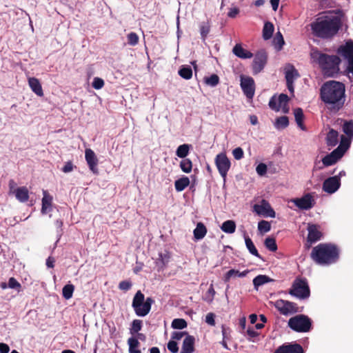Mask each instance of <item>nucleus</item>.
<instances>
[{
  "label": "nucleus",
  "mask_w": 353,
  "mask_h": 353,
  "mask_svg": "<svg viewBox=\"0 0 353 353\" xmlns=\"http://www.w3.org/2000/svg\"><path fill=\"white\" fill-rule=\"evenodd\" d=\"M264 245L265 248L271 252H275L277 250V245L274 238H266L264 242Z\"/></svg>",
  "instance_id": "nucleus-47"
},
{
  "label": "nucleus",
  "mask_w": 353,
  "mask_h": 353,
  "mask_svg": "<svg viewBox=\"0 0 353 353\" xmlns=\"http://www.w3.org/2000/svg\"><path fill=\"white\" fill-rule=\"evenodd\" d=\"M191 147V145L186 143L180 145L176 150V155L181 159L185 158L188 155Z\"/></svg>",
  "instance_id": "nucleus-37"
},
{
  "label": "nucleus",
  "mask_w": 353,
  "mask_h": 353,
  "mask_svg": "<svg viewBox=\"0 0 353 353\" xmlns=\"http://www.w3.org/2000/svg\"><path fill=\"white\" fill-rule=\"evenodd\" d=\"M352 140L353 139L342 135L341 137L339 145L336 148V150L343 156L346 150L350 148Z\"/></svg>",
  "instance_id": "nucleus-27"
},
{
  "label": "nucleus",
  "mask_w": 353,
  "mask_h": 353,
  "mask_svg": "<svg viewBox=\"0 0 353 353\" xmlns=\"http://www.w3.org/2000/svg\"><path fill=\"white\" fill-rule=\"evenodd\" d=\"M28 83L32 92H34L37 96L42 97L43 95L41 85L37 78H30L28 79Z\"/></svg>",
  "instance_id": "nucleus-26"
},
{
  "label": "nucleus",
  "mask_w": 353,
  "mask_h": 353,
  "mask_svg": "<svg viewBox=\"0 0 353 353\" xmlns=\"http://www.w3.org/2000/svg\"><path fill=\"white\" fill-rule=\"evenodd\" d=\"M337 53L347 61L353 59V41L350 39L345 44L340 46L337 49Z\"/></svg>",
  "instance_id": "nucleus-18"
},
{
  "label": "nucleus",
  "mask_w": 353,
  "mask_h": 353,
  "mask_svg": "<svg viewBox=\"0 0 353 353\" xmlns=\"http://www.w3.org/2000/svg\"><path fill=\"white\" fill-rule=\"evenodd\" d=\"M232 52L235 56L243 59H250L253 57V54L250 51L244 49L240 43L234 46Z\"/></svg>",
  "instance_id": "nucleus-23"
},
{
  "label": "nucleus",
  "mask_w": 353,
  "mask_h": 353,
  "mask_svg": "<svg viewBox=\"0 0 353 353\" xmlns=\"http://www.w3.org/2000/svg\"><path fill=\"white\" fill-rule=\"evenodd\" d=\"M308 234L307 240L309 243H313L321 240L323 234L320 231V227L316 224H308L307 226Z\"/></svg>",
  "instance_id": "nucleus-19"
},
{
  "label": "nucleus",
  "mask_w": 353,
  "mask_h": 353,
  "mask_svg": "<svg viewBox=\"0 0 353 353\" xmlns=\"http://www.w3.org/2000/svg\"><path fill=\"white\" fill-rule=\"evenodd\" d=\"M13 193L16 199L20 202L25 203L29 199V192L28 188L25 186L17 188Z\"/></svg>",
  "instance_id": "nucleus-24"
},
{
  "label": "nucleus",
  "mask_w": 353,
  "mask_h": 353,
  "mask_svg": "<svg viewBox=\"0 0 353 353\" xmlns=\"http://www.w3.org/2000/svg\"><path fill=\"white\" fill-rule=\"evenodd\" d=\"M180 168L185 173H190L192 171V163L190 159L184 158L180 162Z\"/></svg>",
  "instance_id": "nucleus-44"
},
{
  "label": "nucleus",
  "mask_w": 353,
  "mask_h": 353,
  "mask_svg": "<svg viewBox=\"0 0 353 353\" xmlns=\"http://www.w3.org/2000/svg\"><path fill=\"white\" fill-rule=\"evenodd\" d=\"M289 294L299 299H307L310 296V290L307 281L304 278H297L293 282Z\"/></svg>",
  "instance_id": "nucleus-7"
},
{
  "label": "nucleus",
  "mask_w": 353,
  "mask_h": 353,
  "mask_svg": "<svg viewBox=\"0 0 353 353\" xmlns=\"http://www.w3.org/2000/svg\"><path fill=\"white\" fill-rule=\"evenodd\" d=\"M294 115L297 125L302 130H305V127L303 125L304 114L303 110L300 108H297L294 110Z\"/></svg>",
  "instance_id": "nucleus-33"
},
{
  "label": "nucleus",
  "mask_w": 353,
  "mask_h": 353,
  "mask_svg": "<svg viewBox=\"0 0 353 353\" xmlns=\"http://www.w3.org/2000/svg\"><path fill=\"white\" fill-rule=\"evenodd\" d=\"M338 132L330 129L326 136V144L327 146L334 147L338 143Z\"/></svg>",
  "instance_id": "nucleus-28"
},
{
  "label": "nucleus",
  "mask_w": 353,
  "mask_h": 353,
  "mask_svg": "<svg viewBox=\"0 0 353 353\" xmlns=\"http://www.w3.org/2000/svg\"><path fill=\"white\" fill-rule=\"evenodd\" d=\"M236 276H238V270L232 269L226 272V274L224 276L223 281H224V282L227 283L230 280V279L232 277H236Z\"/></svg>",
  "instance_id": "nucleus-59"
},
{
  "label": "nucleus",
  "mask_w": 353,
  "mask_h": 353,
  "mask_svg": "<svg viewBox=\"0 0 353 353\" xmlns=\"http://www.w3.org/2000/svg\"><path fill=\"white\" fill-rule=\"evenodd\" d=\"M240 85L241 88L245 95V97L252 99L255 93V83L252 77L248 76L241 75L240 76Z\"/></svg>",
  "instance_id": "nucleus-10"
},
{
  "label": "nucleus",
  "mask_w": 353,
  "mask_h": 353,
  "mask_svg": "<svg viewBox=\"0 0 353 353\" xmlns=\"http://www.w3.org/2000/svg\"><path fill=\"white\" fill-rule=\"evenodd\" d=\"M342 157L341 153H339L338 150L334 149L322 159V163L325 167H328L335 164Z\"/></svg>",
  "instance_id": "nucleus-21"
},
{
  "label": "nucleus",
  "mask_w": 353,
  "mask_h": 353,
  "mask_svg": "<svg viewBox=\"0 0 353 353\" xmlns=\"http://www.w3.org/2000/svg\"><path fill=\"white\" fill-rule=\"evenodd\" d=\"M271 226L268 221L262 220L258 223V230L261 232H268L270 230Z\"/></svg>",
  "instance_id": "nucleus-53"
},
{
  "label": "nucleus",
  "mask_w": 353,
  "mask_h": 353,
  "mask_svg": "<svg viewBox=\"0 0 353 353\" xmlns=\"http://www.w3.org/2000/svg\"><path fill=\"white\" fill-rule=\"evenodd\" d=\"M288 325L296 332H307L312 328V321L306 315L299 314L290 318Z\"/></svg>",
  "instance_id": "nucleus-6"
},
{
  "label": "nucleus",
  "mask_w": 353,
  "mask_h": 353,
  "mask_svg": "<svg viewBox=\"0 0 353 353\" xmlns=\"http://www.w3.org/2000/svg\"><path fill=\"white\" fill-rule=\"evenodd\" d=\"M347 71L350 78H353V59L347 61Z\"/></svg>",
  "instance_id": "nucleus-64"
},
{
  "label": "nucleus",
  "mask_w": 353,
  "mask_h": 353,
  "mask_svg": "<svg viewBox=\"0 0 353 353\" xmlns=\"http://www.w3.org/2000/svg\"><path fill=\"white\" fill-rule=\"evenodd\" d=\"M168 349L172 353H177L179 351V347L177 343L174 340H170L168 343Z\"/></svg>",
  "instance_id": "nucleus-60"
},
{
  "label": "nucleus",
  "mask_w": 353,
  "mask_h": 353,
  "mask_svg": "<svg viewBox=\"0 0 353 353\" xmlns=\"http://www.w3.org/2000/svg\"><path fill=\"white\" fill-rule=\"evenodd\" d=\"M53 197L48 193L47 190H43V198L41 200V212L43 214H47L52 210Z\"/></svg>",
  "instance_id": "nucleus-20"
},
{
  "label": "nucleus",
  "mask_w": 353,
  "mask_h": 353,
  "mask_svg": "<svg viewBox=\"0 0 353 353\" xmlns=\"http://www.w3.org/2000/svg\"><path fill=\"white\" fill-rule=\"evenodd\" d=\"M232 154L236 160H240L243 159L244 152L241 148L238 147L233 150Z\"/></svg>",
  "instance_id": "nucleus-61"
},
{
  "label": "nucleus",
  "mask_w": 353,
  "mask_h": 353,
  "mask_svg": "<svg viewBox=\"0 0 353 353\" xmlns=\"http://www.w3.org/2000/svg\"><path fill=\"white\" fill-rule=\"evenodd\" d=\"M128 344L129 345L130 353H141V350L138 349L139 346L138 339L135 337L129 338L128 340Z\"/></svg>",
  "instance_id": "nucleus-38"
},
{
  "label": "nucleus",
  "mask_w": 353,
  "mask_h": 353,
  "mask_svg": "<svg viewBox=\"0 0 353 353\" xmlns=\"http://www.w3.org/2000/svg\"><path fill=\"white\" fill-rule=\"evenodd\" d=\"M8 285L9 288L14 289L18 292L21 291V285L19 282L17 281L14 277H11L9 279L8 282Z\"/></svg>",
  "instance_id": "nucleus-51"
},
{
  "label": "nucleus",
  "mask_w": 353,
  "mask_h": 353,
  "mask_svg": "<svg viewBox=\"0 0 353 353\" xmlns=\"http://www.w3.org/2000/svg\"><path fill=\"white\" fill-rule=\"evenodd\" d=\"M85 159L90 170L94 174H98V159L97 158V156L92 150H91L90 148H88L85 150Z\"/></svg>",
  "instance_id": "nucleus-17"
},
{
  "label": "nucleus",
  "mask_w": 353,
  "mask_h": 353,
  "mask_svg": "<svg viewBox=\"0 0 353 353\" xmlns=\"http://www.w3.org/2000/svg\"><path fill=\"white\" fill-rule=\"evenodd\" d=\"M54 224L56 225V227L57 228V239L55 242V244H54V248L57 246V243L59 241L61 236H62V227H63V221L60 219H57L54 222Z\"/></svg>",
  "instance_id": "nucleus-52"
},
{
  "label": "nucleus",
  "mask_w": 353,
  "mask_h": 353,
  "mask_svg": "<svg viewBox=\"0 0 353 353\" xmlns=\"http://www.w3.org/2000/svg\"><path fill=\"white\" fill-rule=\"evenodd\" d=\"M341 26V19L335 15L320 16L310 24L314 36L327 40L336 36Z\"/></svg>",
  "instance_id": "nucleus-2"
},
{
  "label": "nucleus",
  "mask_w": 353,
  "mask_h": 353,
  "mask_svg": "<svg viewBox=\"0 0 353 353\" xmlns=\"http://www.w3.org/2000/svg\"><path fill=\"white\" fill-rule=\"evenodd\" d=\"M341 186L339 176H330L326 179L323 183V190L328 194L336 192Z\"/></svg>",
  "instance_id": "nucleus-15"
},
{
  "label": "nucleus",
  "mask_w": 353,
  "mask_h": 353,
  "mask_svg": "<svg viewBox=\"0 0 353 353\" xmlns=\"http://www.w3.org/2000/svg\"><path fill=\"white\" fill-rule=\"evenodd\" d=\"M342 130L345 136L353 139V120L343 121Z\"/></svg>",
  "instance_id": "nucleus-35"
},
{
  "label": "nucleus",
  "mask_w": 353,
  "mask_h": 353,
  "mask_svg": "<svg viewBox=\"0 0 353 353\" xmlns=\"http://www.w3.org/2000/svg\"><path fill=\"white\" fill-rule=\"evenodd\" d=\"M274 307L281 314L285 316L299 312L296 303L283 299L277 300L274 303Z\"/></svg>",
  "instance_id": "nucleus-12"
},
{
  "label": "nucleus",
  "mask_w": 353,
  "mask_h": 353,
  "mask_svg": "<svg viewBox=\"0 0 353 353\" xmlns=\"http://www.w3.org/2000/svg\"><path fill=\"white\" fill-rule=\"evenodd\" d=\"M173 329L182 330L188 326L186 321L183 319H174L171 325Z\"/></svg>",
  "instance_id": "nucleus-46"
},
{
  "label": "nucleus",
  "mask_w": 353,
  "mask_h": 353,
  "mask_svg": "<svg viewBox=\"0 0 353 353\" xmlns=\"http://www.w3.org/2000/svg\"><path fill=\"white\" fill-rule=\"evenodd\" d=\"M199 27L201 39L203 41H205L210 32V26L208 23L202 22Z\"/></svg>",
  "instance_id": "nucleus-49"
},
{
  "label": "nucleus",
  "mask_w": 353,
  "mask_h": 353,
  "mask_svg": "<svg viewBox=\"0 0 353 353\" xmlns=\"http://www.w3.org/2000/svg\"><path fill=\"white\" fill-rule=\"evenodd\" d=\"M154 303L152 297H147L145 300L144 294L139 290L134 296L132 307L137 316L143 317L148 314Z\"/></svg>",
  "instance_id": "nucleus-5"
},
{
  "label": "nucleus",
  "mask_w": 353,
  "mask_h": 353,
  "mask_svg": "<svg viewBox=\"0 0 353 353\" xmlns=\"http://www.w3.org/2000/svg\"><path fill=\"white\" fill-rule=\"evenodd\" d=\"M128 43L130 46H136L139 42V37L135 32H130L127 36Z\"/></svg>",
  "instance_id": "nucleus-54"
},
{
  "label": "nucleus",
  "mask_w": 353,
  "mask_h": 353,
  "mask_svg": "<svg viewBox=\"0 0 353 353\" xmlns=\"http://www.w3.org/2000/svg\"><path fill=\"white\" fill-rule=\"evenodd\" d=\"M285 77L286 81L294 82V79L299 77L298 71L292 65L290 69L285 71Z\"/></svg>",
  "instance_id": "nucleus-41"
},
{
  "label": "nucleus",
  "mask_w": 353,
  "mask_h": 353,
  "mask_svg": "<svg viewBox=\"0 0 353 353\" xmlns=\"http://www.w3.org/2000/svg\"><path fill=\"white\" fill-rule=\"evenodd\" d=\"M187 334H188L186 332H173L171 337L173 340H180L183 336H187Z\"/></svg>",
  "instance_id": "nucleus-63"
},
{
  "label": "nucleus",
  "mask_w": 353,
  "mask_h": 353,
  "mask_svg": "<svg viewBox=\"0 0 353 353\" xmlns=\"http://www.w3.org/2000/svg\"><path fill=\"white\" fill-rule=\"evenodd\" d=\"M310 255L316 263L329 265L337 262L339 259V250L334 244L320 243L313 248Z\"/></svg>",
  "instance_id": "nucleus-3"
},
{
  "label": "nucleus",
  "mask_w": 353,
  "mask_h": 353,
  "mask_svg": "<svg viewBox=\"0 0 353 353\" xmlns=\"http://www.w3.org/2000/svg\"><path fill=\"white\" fill-rule=\"evenodd\" d=\"M142 328V321L139 319H135L132 322L131 327L130 328V332L132 335L138 333Z\"/></svg>",
  "instance_id": "nucleus-48"
},
{
  "label": "nucleus",
  "mask_w": 353,
  "mask_h": 353,
  "mask_svg": "<svg viewBox=\"0 0 353 353\" xmlns=\"http://www.w3.org/2000/svg\"><path fill=\"white\" fill-rule=\"evenodd\" d=\"M273 44L277 50H281L285 44L283 37L279 31L276 33L273 39Z\"/></svg>",
  "instance_id": "nucleus-40"
},
{
  "label": "nucleus",
  "mask_w": 353,
  "mask_h": 353,
  "mask_svg": "<svg viewBox=\"0 0 353 353\" xmlns=\"http://www.w3.org/2000/svg\"><path fill=\"white\" fill-rule=\"evenodd\" d=\"M268 61V54L263 49L259 50L254 58L252 68L254 74L261 72L265 68Z\"/></svg>",
  "instance_id": "nucleus-11"
},
{
  "label": "nucleus",
  "mask_w": 353,
  "mask_h": 353,
  "mask_svg": "<svg viewBox=\"0 0 353 353\" xmlns=\"http://www.w3.org/2000/svg\"><path fill=\"white\" fill-rule=\"evenodd\" d=\"M311 58L316 62L326 77H334L339 73V65L341 62L337 55L322 53L318 50L311 52Z\"/></svg>",
  "instance_id": "nucleus-4"
},
{
  "label": "nucleus",
  "mask_w": 353,
  "mask_h": 353,
  "mask_svg": "<svg viewBox=\"0 0 353 353\" xmlns=\"http://www.w3.org/2000/svg\"><path fill=\"white\" fill-rule=\"evenodd\" d=\"M244 239H245V246H246L247 249L248 250L249 252L252 255H253V256L257 257L258 259L264 261V259L258 252V250L256 248L252 239L248 236H247L245 234H244Z\"/></svg>",
  "instance_id": "nucleus-25"
},
{
  "label": "nucleus",
  "mask_w": 353,
  "mask_h": 353,
  "mask_svg": "<svg viewBox=\"0 0 353 353\" xmlns=\"http://www.w3.org/2000/svg\"><path fill=\"white\" fill-rule=\"evenodd\" d=\"M292 202L298 208L302 210H308L315 205V200L310 193H307L301 198L294 199Z\"/></svg>",
  "instance_id": "nucleus-13"
},
{
  "label": "nucleus",
  "mask_w": 353,
  "mask_h": 353,
  "mask_svg": "<svg viewBox=\"0 0 353 353\" xmlns=\"http://www.w3.org/2000/svg\"><path fill=\"white\" fill-rule=\"evenodd\" d=\"M207 233V229L203 223H198L193 231L194 237L196 240H201L204 238Z\"/></svg>",
  "instance_id": "nucleus-30"
},
{
  "label": "nucleus",
  "mask_w": 353,
  "mask_h": 353,
  "mask_svg": "<svg viewBox=\"0 0 353 353\" xmlns=\"http://www.w3.org/2000/svg\"><path fill=\"white\" fill-rule=\"evenodd\" d=\"M74 168H75V166H74V165L72 163V161H69L65 163L64 166L62 168L61 170L64 173H68V172H72L74 170Z\"/></svg>",
  "instance_id": "nucleus-62"
},
{
  "label": "nucleus",
  "mask_w": 353,
  "mask_h": 353,
  "mask_svg": "<svg viewBox=\"0 0 353 353\" xmlns=\"http://www.w3.org/2000/svg\"><path fill=\"white\" fill-rule=\"evenodd\" d=\"M195 339L193 336L187 334L182 344L180 353H193L194 351Z\"/></svg>",
  "instance_id": "nucleus-22"
},
{
  "label": "nucleus",
  "mask_w": 353,
  "mask_h": 353,
  "mask_svg": "<svg viewBox=\"0 0 353 353\" xmlns=\"http://www.w3.org/2000/svg\"><path fill=\"white\" fill-rule=\"evenodd\" d=\"M274 353H304L303 347L297 343H284L278 347Z\"/></svg>",
  "instance_id": "nucleus-16"
},
{
  "label": "nucleus",
  "mask_w": 353,
  "mask_h": 353,
  "mask_svg": "<svg viewBox=\"0 0 353 353\" xmlns=\"http://www.w3.org/2000/svg\"><path fill=\"white\" fill-rule=\"evenodd\" d=\"M273 281L270 277L267 275L259 274L254 278L253 279V285L255 289H258L259 286H261L264 284Z\"/></svg>",
  "instance_id": "nucleus-31"
},
{
  "label": "nucleus",
  "mask_w": 353,
  "mask_h": 353,
  "mask_svg": "<svg viewBox=\"0 0 353 353\" xmlns=\"http://www.w3.org/2000/svg\"><path fill=\"white\" fill-rule=\"evenodd\" d=\"M245 335L247 336L248 340L250 341H254V339L257 337L259 334L255 331L253 327H249L246 330V334Z\"/></svg>",
  "instance_id": "nucleus-56"
},
{
  "label": "nucleus",
  "mask_w": 353,
  "mask_h": 353,
  "mask_svg": "<svg viewBox=\"0 0 353 353\" xmlns=\"http://www.w3.org/2000/svg\"><path fill=\"white\" fill-rule=\"evenodd\" d=\"M204 83L210 87H215L219 83V77L216 74H211L204 78Z\"/></svg>",
  "instance_id": "nucleus-45"
},
{
  "label": "nucleus",
  "mask_w": 353,
  "mask_h": 353,
  "mask_svg": "<svg viewBox=\"0 0 353 353\" xmlns=\"http://www.w3.org/2000/svg\"><path fill=\"white\" fill-rule=\"evenodd\" d=\"M290 98L286 94H280L278 97L274 94L270 101L268 105L270 108L275 112H279L281 109L283 113H288V101Z\"/></svg>",
  "instance_id": "nucleus-8"
},
{
  "label": "nucleus",
  "mask_w": 353,
  "mask_h": 353,
  "mask_svg": "<svg viewBox=\"0 0 353 353\" xmlns=\"http://www.w3.org/2000/svg\"><path fill=\"white\" fill-rule=\"evenodd\" d=\"M267 165L263 163H260L256 168V172L260 176H265L267 173Z\"/></svg>",
  "instance_id": "nucleus-57"
},
{
  "label": "nucleus",
  "mask_w": 353,
  "mask_h": 353,
  "mask_svg": "<svg viewBox=\"0 0 353 353\" xmlns=\"http://www.w3.org/2000/svg\"><path fill=\"white\" fill-rule=\"evenodd\" d=\"M74 290V286L72 284H67L63 286L62 289V296L63 297L68 300L72 298L73 292Z\"/></svg>",
  "instance_id": "nucleus-43"
},
{
  "label": "nucleus",
  "mask_w": 353,
  "mask_h": 353,
  "mask_svg": "<svg viewBox=\"0 0 353 353\" xmlns=\"http://www.w3.org/2000/svg\"><path fill=\"white\" fill-rule=\"evenodd\" d=\"M214 162L220 175L225 181L231 166L230 161L225 152H221L216 156Z\"/></svg>",
  "instance_id": "nucleus-9"
},
{
  "label": "nucleus",
  "mask_w": 353,
  "mask_h": 353,
  "mask_svg": "<svg viewBox=\"0 0 353 353\" xmlns=\"http://www.w3.org/2000/svg\"><path fill=\"white\" fill-rule=\"evenodd\" d=\"M132 283L130 280H124L119 283V289L126 292L131 289Z\"/></svg>",
  "instance_id": "nucleus-55"
},
{
  "label": "nucleus",
  "mask_w": 353,
  "mask_h": 353,
  "mask_svg": "<svg viewBox=\"0 0 353 353\" xmlns=\"http://www.w3.org/2000/svg\"><path fill=\"white\" fill-rule=\"evenodd\" d=\"M170 255L168 252L159 253V258L157 259L156 264L160 268L163 269L169 262Z\"/></svg>",
  "instance_id": "nucleus-39"
},
{
  "label": "nucleus",
  "mask_w": 353,
  "mask_h": 353,
  "mask_svg": "<svg viewBox=\"0 0 353 353\" xmlns=\"http://www.w3.org/2000/svg\"><path fill=\"white\" fill-rule=\"evenodd\" d=\"M178 74L181 78L189 80L192 77V68L188 65H183L180 67Z\"/></svg>",
  "instance_id": "nucleus-34"
},
{
  "label": "nucleus",
  "mask_w": 353,
  "mask_h": 353,
  "mask_svg": "<svg viewBox=\"0 0 353 353\" xmlns=\"http://www.w3.org/2000/svg\"><path fill=\"white\" fill-rule=\"evenodd\" d=\"M320 97L327 110L335 114L344 106L346 100L345 85L336 81H326L321 87Z\"/></svg>",
  "instance_id": "nucleus-1"
},
{
  "label": "nucleus",
  "mask_w": 353,
  "mask_h": 353,
  "mask_svg": "<svg viewBox=\"0 0 353 353\" xmlns=\"http://www.w3.org/2000/svg\"><path fill=\"white\" fill-rule=\"evenodd\" d=\"M289 125V120L288 117L286 116H282L280 117H278L276 119L274 125L276 129H285Z\"/></svg>",
  "instance_id": "nucleus-42"
},
{
  "label": "nucleus",
  "mask_w": 353,
  "mask_h": 353,
  "mask_svg": "<svg viewBox=\"0 0 353 353\" xmlns=\"http://www.w3.org/2000/svg\"><path fill=\"white\" fill-rule=\"evenodd\" d=\"M274 27L272 23L267 21L264 23L263 28V38L264 40H269L272 38Z\"/></svg>",
  "instance_id": "nucleus-32"
},
{
  "label": "nucleus",
  "mask_w": 353,
  "mask_h": 353,
  "mask_svg": "<svg viewBox=\"0 0 353 353\" xmlns=\"http://www.w3.org/2000/svg\"><path fill=\"white\" fill-rule=\"evenodd\" d=\"M254 211L259 215H263L264 217L274 218L276 213L273 208L271 207L269 202L263 199L261 204H255L254 205Z\"/></svg>",
  "instance_id": "nucleus-14"
},
{
  "label": "nucleus",
  "mask_w": 353,
  "mask_h": 353,
  "mask_svg": "<svg viewBox=\"0 0 353 353\" xmlns=\"http://www.w3.org/2000/svg\"><path fill=\"white\" fill-rule=\"evenodd\" d=\"M92 85L96 90L101 89L104 86V81L101 78L94 77Z\"/></svg>",
  "instance_id": "nucleus-58"
},
{
  "label": "nucleus",
  "mask_w": 353,
  "mask_h": 353,
  "mask_svg": "<svg viewBox=\"0 0 353 353\" xmlns=\"http://www.w3.org/2000/svg\"><path fill=\"white\" fill-rule=\"evenodd\" d=\"M221 229L225 233L232 234L236 230V223L232 220L225 221L222 223Z\"/></svg>",
  "instance_id": "nucleus-36"
},
{
  "label": "nucleus",
  "mask_w": 353,
  "mask_h": 353,
  "mask_svg": "<svg viewBox=\"0 0 353 353\" xmlns=\"http://www.w3.org/2000/svg\"><path fill=\"white\" fill-rule=\"evenodd\" d=\"M190 185V179L186 176H183L174 182V187L176 192H182Z\"/></svg>",
  "instance_id": "nucleus-29"
},
{
  "label": "nucleus",
  "mask_w": 353,
  "mask_h": 353,
  "mask_svg": "<svg viewBox=\"0 0 353 353\" xmlns=\"http://www.w3.org/2000/svg\"><path fill=\"white\" fill-rule=\"evenodd\" d=\"M215 290L213 287V284H211L210 285V288H208V291L205 293V295L203 298L204 301L208 303L212 302L214 295H215Z\"/></svg>",
  "instance_id": "nucleus-50"
}]
</instances>
